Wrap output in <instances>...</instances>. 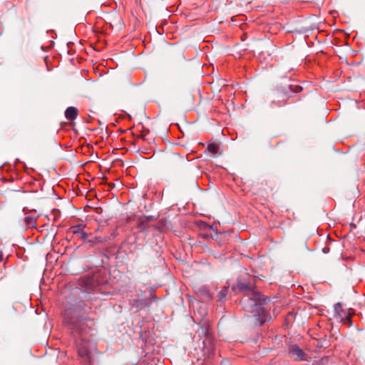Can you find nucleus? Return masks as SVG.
<instances>
[{
	"mask_svg": "<svg viewBox=\"0 0 365 365\" xmlns=\"http://www.w3.org/2000/svg\"><path fill=\"white\" fill-rule=\"evenodd\" d=\"M151 217L140 219L138 223V227L142 231H146L149 228V221Z\"/></svg>",
	"mask_w": 365,
	"mask_h": 365,
	"instance_id": "0eeeda50",
	"label": "nucleus"
},
{
	"mask_svg": "<svg viewBox=\"0 0 365 365\" xmlns=\"http://www.w3.org/2000/svg\"><path fill=\"white\" fill-rule=\"evenodd\" d=\"M93 320V318L78 309H68L64 312V322L72 333L80 334L83 331V322Z\"/></svg>",
	"mask_w": 365,
	"mask_h": 365,
	"instance_id": "f03ea898",
	"label": "nucleus"
},
{
	"mask_svg": "<svg viewBox=\"0 0 365 365\" xmlns=\"http://www.w3.org/2000/svg\"><path fill=\"white\" fill-rule=\"evenodd\" d=\"M100 274L96 273L93 275H89L82 279L81 284L85 287L88 292H97L99 289L100 285L103 284V280L99 279Z\"/></svg>",
	"mask_w": 365,
	"mask_h": 365,
	"instance_id": "20e7f679",
	"label": "nucleus"
},
{
	"mask_svg": "<svg viewBox=\"0 0 365 365\" xmlns=\"http://www.w3.org/2000/svg\"><path fill=\"white\" fill-rule=\"evenodd\" d=\"M220 147L219 145L217 143H210L207 145V150L209 153H210L212 155L217 154L219 151Z\"/></svg>",
	"mask_w": 365,
	"mask_h": 365,
	"instance_id": "1a4fd4ad",
	"label": "nucleus"
},
{
	"mask_svg": "<svg viewBox=\"0 0 365 365\" xmlns=\"http://www.w3.org/2000/svg\"><path fill=\"white\" fill-rule=\"evenodd\" d=\"M81 238L83 240H86V238H87V234H86V232H83V231H82V232H81Z\"/></svg>",
	"mask_w": 365,
	"mask_h": 365,
	"instance_id": "ddd939ff",
	"label": "nucleus"
},
{
	"mask_svg": "<svg viewBox=\"0 0 365 365\" xmlns=\"http://www.w3.org/2000/svg\"><path fill=\"white\" fill-rule=\"evenodd\" d=\"M86 351H82L80 352V355L83 356V355L86 354Z\"/></svg>",
	"mask_w": 365,
	"mask_h": 365,
	"instance_id": "dca6fc26",
	"label": "nucleus"
},
{
	"mask_svg": "<svg viewBox=\"0 0 365 365\" xmlns=\"http://www.w3.org/2000/svg\"><path fill=\"white\" fill-rule=\"evenodd\" d=\"M103 240L101 239V237H95V240L93 242H101Z\"/></svg>",
	"mask_w": 365,
	"mask_h": 365,
	"instance_id": "4468645a",
	"label": "nucleus"
},
{
	"mask_svg": "<svg viewBox=\"0 0 365 365\" xmlns=\"http://www.w3.org/2000/svg\"><path fill=\"white\" fill-rule=\"evenodd\" d=\"M2 258H3V255H2L1 252H0V262L2 260Z\"/></svg>",
	"mask_w": 365,
	"mask_h": 365,
	"instance_id": "2eb2a0df",
	"label": "nucleus"
},
{
	"mask_svg": "<svg viewBox=\"0 0 365 365\" xmlns=\"http://www.w3.org/2000/svg\"><path fill=\"white\" fill-rule=\"evenodd\" d=\"M237 289L243 292L246 297L241 300L243 309L249 312L254 313L257 320L262 325L267 320V313L262 307L264 299L262 294L255 290L251 282L238 281Z\"/></svg>",
	"mask_w": 365,
	"mask_h": 365,
	"instance_id": "f257e3e1",
	"label": "nucleus"
},
{
	"mask_svg": "<svg viewBox=\"0 0 365 365\" xmlns=\"http://www.w3.org/2000/svg\"><path fill=\"white\" fill-rule=\"evenodd\" d=\"M78 115V110L76 108L71 106L66 108L65 111V117L67 120L73 121Z\"/></svg>",
	"mask_w": 365,
	"mask_h": 365,
	"instance_id": "423d86ee",
	"label": "nucleus"
},
{
	"mask_svg": "<svg viewBox=\"0 0 365 365\" xmlns=\"http://www.w3.org/2000/svg\"><path fill=\"white\" fill-rule=\"evenodd\" d=\"M289 88H290V90L292 91H293V92H294V93L300 92L302 90V87L299 86H292V85H291L289 86Z\"/></svg>",
	"mask_w": 365,
	"mask_h": 365,
	"instance_id": "f8f14e48",
	"label": "nucleus"
},
{
	"mask_svg": "<svg viewBox=\"0 0 365 365\" xmlns=\"http://www.w3.org/2000/svg\"><path fill=\"white\" fill-rule=\"evenodd\" d=\"M152 298H153L155 300H157V298L153 294H152Z\"/></svg>",
	"mask_w": 365,
	"mask_h": 365,
	"instance_id": "f3484780",
	"label": "nucleus"
},
{
	"mask_svg": "<svg viewBox=\"0 0 365 365\" xmlns=\"http://www.w3.org/2000/svg\"><path fill=\"white\" fill-rule=\"evenodd\" d=\"M290 354L295 359L299 360H306V354L303 351L302 349L299 348L298 346H294L290 349Z\"/></svg>",
	"mask_w": 365,
	"mask_h": 365,
	"instance_id": "39448f33",
	"label": "nucleus"
},
{
	"mask_svg": "<svg viewBox=\"0 0 365 365\" xmlns=\"http://www.w3.org/2000/svg\"><path fill=\"white\" fill-rule=\"evenodd\" d=\"M228 289V287H224L219 292L218 297L220 300H223L225 299Z\"/></svg>",
	"mask_w": 365,
	"mask_h": 365,
	"instance_id": "9d476101",
	"label": "nucleus"
},
{
	"mask_svg": "<svg viewBox=\"0 0 365 365\" xmlns=\"http://www.w3.org/2000/svg\"><path fill=\"white\" fill-rule=\"evenodd\" d=\"M353 313L350 309L346 310L342 307L341 303L334 305V317L344 325L351 327L352 325L351 317Z\"/></svg>",
	"mask_w": 365,
	"mask_h": 365,
	"instance_id": "7ed1b4c3",
	"label": "nucleus"
},
{
	"mask_svg": "<svg viewBox=\"0 0 365 365\" xmlns=\"http://www.w3.org/2000/svg\"><path fill=\"white\" fill-rule=\"evenodd\" d=\"M36 218L33 216H26L24 218L25 225L28 227H35Z\"/></svg>",
	"mask_w": 365,
	"mask_h": 365,
	"instance_id": "6e6552de",
	"label": "nucleus"
},
{
	"mask_svg": "<svg viewBox=\"0 0 365 365\" xmlns=\"http://www.w3.org/2000/svg\"><path fill=\"white\" fill-rule=\"evenodd\" d=\"M71 230L74 235L81 234V232L83 231V227L81 225H79L71 227Z\"/></svg>",
	"mask_w": 365,
	"mask_h": 365,
	"instance_id": "9b49d317",
	"label": "nucleus"
}]
</instances>
